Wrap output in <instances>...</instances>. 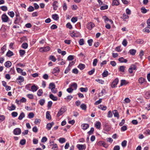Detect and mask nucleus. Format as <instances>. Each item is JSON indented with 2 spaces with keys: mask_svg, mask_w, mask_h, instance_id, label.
I'll return each instance as SVG.
<instances>
[{
  "mask_svg": "<svg viewBox=\"0 0 150 150\" xmlns=\"http://www.w3.org/2000/svg\"><path fill=\"white\" fill-rule=\"evenodd\" d=\"M94 131V129L93 128L91 127V128L90 130L88 132V133L89 135H91L92 134Z\"/></svg>",
  "mask_w": 150,
  "mask_h": 150,
  "instance_id": "nucleus-52",
  "label": "nucleus"
},
{
  "mask_svg": "<svg viewBox=\"0 0 150 150\" xmlns=\"http://www.w3.org/2000/svg\"><path fill=\"white\" fill-rule=\"evenodd\" d=\"M54 124V122H52L49 123H48L46 126V128L48 130H50L51 127Z\"/></svg>",
  "mask_w": 150,
  "mask_h": 150,
  "instance_id": "nucleus-11",
  "label": "nucleus"
},
{
  "mask_svg": "<svg viewBox=\"0 0 150 150\" xmlns=\"http://www.w3.org/2000/svg\"><path fill=\"white\" fill-rule=\"evenodd\" d=\"M95 80L96 81L98 82L99 83H100L101 84H103L104 83V81L101 79H96Z\"/></svg>",
  "mask_w": 150,
  "mask_h": 150,
  "instance_id": "nucleus-58",
  "label": "nucleus"
},
{
  "mask_svg": "<svg viewBox=\"0 0 150 150\" xmlns=\"http://www.w3.org/2000/svg\"><path fill=\"white\" fill-rule=\"evenodd\" d=\"M135 42L138 44H142L144 42V40L142 39H138L136 40Z\"/></svg>",
  "mask_w": 150,
  "mask_h": 150,
  "instance_id": "nucleus-39",
  "label": "nucleus"
},
{
  "mask_svg": "<svg viewBox=\"0 0 150 150\" xmlns=\"http://www.w3.org/2000/svg\"><path fill=\"white\" fill-rule=\"evenodd\" d=\"M125 67L124 66H121L120 67L119 71L122 72H124L125 69Z\"/></svg>",
  "mask_w": 150,
  "mask_h": 150,
  "instance_id": "nucleus-23",
  "label": "nucleus"
},
{
  "mask_svg": "<svg viewBox=\"0 0 150 150\" xmlns=\"http://www.w3.org/2000/svg\"><path fill=\"white\" fill-rule=\"evenodd\" d=\"M76 147L79 150H85L86 149L85 144H78L77 145Z\"/></svg>",
  "mask_w": 150,
  "mask_h": 150,
  "instance_id": "nucleus-5",
  "label": "nucleus"
},
{
  "mask_svg": "<svg viewBox=\"0 0 150 150\" xmlns=\"http://www.w3.org/2000/svg\"><path fill=\"white\" fill-rule=\"evenodd\" d=\"M66 27L67 28H69L70 29H71L72 28V25L70 23H67Z\"/></svg>",
  "mask_w": 150,
  "mask_h": 150,
  "instance_id": "nucleus-50",
  "label": "nucleus"
},
{
  "mask_svg": "<svg viewBox=\"0 0 150 150\" xmlns=\"http://www.w3.org/2000/svg\"><path fill=\"white\" fill-rule=\"evenodd\" d=\"M81 108L84 110H86L87 106L86 104L82 103L80 105Z\"/></svg>",
  "mask_w": 150,
  "mask_h": 150,
  "instance_id": "nucleus-25",
  "label": "nucleus"
},
{
  "mask_svg": "<svg viewBox=\"0 0 150 150\" xmlns=\"http://www.w3.org/2000/svg\"><path fill=\"white\" fill-rule=\"evenodd\" d=\"M127 141L126 140L123 141L121 143V145L123 147H125L127 145Z\"/></svg>",
  "mask_w": 150,
  "mask_h": 150,
  "instance_id": "nucleus-53",
  "label": "nucleus"
},
{
  "mask_svg": "<svg viewBox=\"0 0 150 150\" xmlns=\"http://www.w3.org/2000/svg\"><path fill=\"white\" fill-rule=\"evenodd\" d=\"M94 24L92 22H90L88 23L87 25V28L88 29L91 30L92 28L95 27Z\"/></svg>",
  "mask_w": 150,
  "mask_h": 150,
  "instance_id": "nucleus-6",
  "label": "nucleus"
},
{
  "mask_svg": "<svg viewBox=\"0 0 150 150\" xmlns=\"http://www.w3.org/2000/svg\"><path fill=\"white\" fill-rule=\"evenodd\" d=\"M84 40L83 39H81L79 41V43L80 45H82L84 44Z\"/></svg>",
  "mask_w": 150,
  "mask_h": 150,
  "instance_id": "nucleus-62",
  "label": "nucleus"
},
{
  "mask_svg": "<svg viewBox=\"0 0 150 150\" xmlns=\"http://www.w3.org/2000/svg\"><path fill=\"white\" fill-rule=\"evenodd\" d=\"M113 113L115 117H116L117 118L119 117V115L117 111L116 110H114L113 111Z\"/></svg>",
  "mask_w": 150,
  "mask_h": 150,
  "instance_id": "nucleus-15",
  "label": "nucleus"
},
{
  "mask_svg": "<svg viewBox=\"0 0 150 150\" xmlns=\"http://www.w3.org/2000/svg\"><path fill=\"white\" fill-rule=\"evenodd\" d=\"M52 18L55 20L57 21L59 19L58 15L57 14H54L52 15Z\"/></svg>",
  "mask_w": 150,
  "mask_h": 150,
  "instance_id": "nucleus-26",
  "label": "nucleus"
},
{
  "mask_svg": "<svg viewBox=\"0 0 150 150\" xmlns=\"http://www.w3.org/2000/svg\"><path fill=\"white\" fill-rule=\"evenodd\" d=\"M73 98V97L71 96H67L66 97L64 98V99L66 100L67 101H69L71 99Z\"/></svg>",
  "mask_w": 150,
  "mask_h": 150,
  "instance_id": "nucleus-36",
  "label": "nucleus"
},
{
  "mask_svg": "<svg viewBox=\"0 0 150 150\" xmlns=\"http://www.w3.org/2000/svg\"><path fill=\"white\" fill-rule=\"evenodd\" d=\"M133 70H136L137 67L135 64H132L130 67Z\"/></svg>",
  "mask_w": 150,
  "mask_h": 150,
  "instance_id": "nucleus-55",
  "label": "nucleus"
},
{
  "mask_svg": "<svg viewBox=\"0 0 150 150\" xmlns=\"http://www.w3.org/2000/svg\"><path fill=\"white\" fill-rule=\"evenodd\" d=\"M58 2L57 1H55L53 2L52 4V6L53 7V9L54 10H56L58 8V6L57 5Z\"/></svg>",
  "mask_w": 150,
  "mask_h": 150,
  "instance_id": "nucleus-12",
  "label": "nucleus"
},
{
  "mask_svg": "<svg viewBox=\"0 0 150 150\" xmlns=\"http://www.w3.org/2000/svg\"><path fill=\"white\" fill-rule=\"evenodd\" d=\"M79 35V33H78L76 32H73L72 33H71V36L72 37H77Z\"/></svg>",
  "mask_w": 150,
  "mask_h": 150,
  "instance_id": "nucleus-22",
  "label": "nucleus"
},
{
  "mask_svg": "<svg viewBox=\"0 0 150 150\" xmlns=\"http://www.w3.org/2000/svg\"><path fill=\"white\" fill-rule=\"evenodd\" d=\"M80 70H82L85 67V66L84 64H80L78 66Z\"/></svg>",
  "mask_w": 150,
  "mask_h": 150,
  "instance_id": "nucleus-24",
  "label": "nucleus"
},
{
  "mask_svg": "<svg viewBox=\"0 0 150 150\" xmlns=\"http://www.w3.org/2000/svg\"><path fill=\"white\" fill-rule=\"evenodd\" d=\"M43 91L42 89H40L38 91L37 93V95L39 96H41L43 93Z\"/></svg>",
  "mask_w": 150,
  "mask_h": 150,
  "instance_id": "nucleus-35",
  "label": "nucleus"
},
{
  "mask_svg": "<svg viewBox=\"0 0 150 150\" xmlns=\"http://www.w3.org/2000/svg\"><path fill=\"white\" fill-rule=\"evenodd\" d=\"M16 108V106L13 104H12L11 106H8V109L10 111H12L14 110Z\"/></svg>",
  "mask_w": 150,
  "mask_h": 150,
  "instance_id": "nucleus-18",
  "label": "nucleus"
},
{
  "mask_svg": "<svg viewBox=\"0 0 150 150\" xmlns=\"http://www.w3.org/2000/svg\"><path fill=\"white\" fill-rule=\"evenodd\" d=\"M13 132L15 135L20 134L21 133V130L19 128H16L14 130Z\"/></svg>",
  "mask_w": 150,
  "mask_h": 150,
  "instance_id": "nucleus-7",
  "label": "nucleus"
},
{
  "mask_svg": "<svg viewBox=\"0 0 150 150\" xmlns=\"http://www.w3.org/2000/svg\"><path fill=\"white\" fill-rule=\"evenodd\" d=\"M108 75V72L107 71H104L102 74V76L103 77H106Z\"/></svg>",
  "mask_w": 150,
  "mask_h": 150,
  "instance_id": "nucleus-45",
  "label": "nucleus"
},
{
  "mask_svg": "<svg viewBox=\"0 0 150 150\" xmlns=\"http://www.w3.org/2000/svg\"><path fill=\"white\" fill-rule=\"evenodd\" d=\"M81 127L83 129L85 130L88 128L89 125L87 124H83L81 125Z\"/></svg>",
  "mask_w": 150,
  "mask_h": 150,
  "instance_id": "nucleus-13",
  "label": "nucleus"
},
{
  "mask_svg": "<svg viewBox=\"0 0 150 150\" xmlns=\"http://www.w3.org/2000/svg\"><path fill=\"white\" fill-rule=\"evenodd\" d=\"M145 80L144 78L141 77L138 80L139 82L141 84H142L145 81Z\"/></svg>",
  "mask_w": 150,
  "mask_h": 150,
  "instance_id": "nucleus-34",
  "label": "nucleus"
},
{
  "mask_svg": "<svg viewBox=\"0 0 150 150\" xmlns=\"http://www.w3.org/2000/svg\"><path fill=\"white\" fill-rule=\"evenodd\" d=\"M59 69L58 67H55L53 69L52 71L53 74L59 73Z\"/></svg>",
  "mask_w": 150,
  "mask_h": 150,
  "instance_id": "nucleus-21",
  "label": "nucleus"
},
{
  "mask_svg": "<svg viewBox=\"0 0 150 150\" xmlns=\"http://www.w3.org/2000/svg\"><path fill=\"white\" fill-rule=\"evenodd\" d=\"M34 10V8L32 6H30L28 8V11L29 12H31Z\"/></svg>",
  "mask_w": 150,
  "mask_h": 150,
  "instance_id": "nucleus-40",
  "label": "nucleus"
},
{
  "mask_svg": "<svg viewBox=\"0 0 150 150\" xmlns=\"http://www.w3.org/2000/svg\"><path fill=\"white\" fill-rule=\"evenodd\" d=\"M38 89V87L34 85L32 86L31 87V91L33 92L36 91Z\"/></svg>",
  "mask_w": 150,
  "mask_h": 150,
  "instance_id": "nucleus-14",
  "label": "nucleus"
},
{
  "mask_svg": "<svg viewBox=\"0 0 150 150\" xmlns=\"http://www.w3.org/2000/svg\"><path fill=\"white\" fill-rule=\"evenodd\" d=\"M1 19L3 22H7L8 21L9 18L5 14H4L2 16Z\"/></svg>",
  "mask_w": 150,
  "mask_h": 150,
  "instance_id": "nucleus-4",
  "label": "nucleus"
},
{
  "mask_svg": "<svg viewBox=\"0 0 150 150\" xmlns=\"http://www.w3.org/2000/svg\"><path fill=\"white\" fill-rule=\"evenodd\" d=\"M8 14L11 18H13L14 16V13L13 11L8 12Z\"/></svg>",
  "mask_w": 150,
  "mask_h": 150,
  "instance_id": "nucleus-42",
  "label": "nucleus"
},
{
  "mask_svg": "<svg viewBox=\"0 0 150 150\" xmlns=\"http://www.w3.org/2000/svg\"><path fill=\"white\" fill-rule=\"evenodd\" d=\"M80 91L81 92H86L88 91V88L87 87H81L80 88Z\"/></svg>",
  "mask_w": 150,
  "mask_h": 150,
  "instance_id": "nucleus-44",
  "label": "nucleus"
},
{
  "mask_svg": "<svg viewBox=\"0 0 150 150\" xmlns=\"http://www.w3.org/2000/svg\"><path fill=\"white\" fill-rule=\"evenodd\" d=\"M34 114L33 112H30L28 115V117L29 118H32L34 117Z\"/></svg>",
  "mask_w": 150,
  "mask_h": 150,
  "instance_id": "nucleus-47",
  "label": "nucleus"
},
{
  "mask_svg": "<svg viewBox=\"0 0 150 150\" xmlns=\"http://www.w3.org/2000/svg\"><path fill=\"white\" fill-rule=\"evenodd\" d=\"M25 116V114L24 112H22L19 116L18 119L19 120H22L23 118Z\"/></svg>",
  "mask_w": 150,
  "mask_h": 150,
  "instance_id": "nucleus-28",
  "label": "nucleus"
},
{
  "mask_svg": "<svg viewBox=\"0 0 150 150\" xmlns=\"http://www.w3.org/2000/svg\"><path fill=\"white\" fill-rule=\"evenodd\" d=\"M108 6L105 5L104 6H103L100 7V9L101 10H104L107 9L108 8Z\"/></svg>",
  "mask_w": 150,
  "mask_h": 150,
  "instance_id": "nucleus-60",
  "label": "nucleus"
},
{
  "mask_svg": "<svg viewBox=\"0 0 150 150\" xmlns=\"http://www.w3.org/2000/svg\"><path fill=\"white\" fill-rule=\"evenodd\" d=\"M28 44L26 42L23 43L21 45L22 47L24 49H27L28 47Z\"/></svg>",
  "mask_w": 150,
  "mask_h": 150,
  "instance_id": "nucleus-38",
  "label": "nucleus"
},
{
  "mask_svg": "<svg viewBox=\"0 0 150 150\" xmlns=\"http://www.w3.org/2000/svg\"><path fill=\"white\" fill-rule=\"evenodd\" d=\"M130 54L132 55H134L136 52V50L134 49H131L129 51Z\"/></svg>",
  "mask_w": 150,
  "mask_h": 150,
  "instance_id": "nucleus-32",
  "label": "nucleus"
},
{
  "mask_svg": "<svg viewBox=\"0 0 150 150\" xmlns=\"http://www.w3.org/2000/svg\"><path fill=\"white\" fill-rule=\"evenodd\" d=\"M12 116L14 117H15L17 116L18 114L17 112H13L11 113Z\"/></svg>",
  "mask_w": 150,
  "mask_h": 150,
  "instance_id": "nucleus-64",
  "label": "nucleus"
},
{
  "mask_svg": "<svg viewBox=\"0 0 150 150\" xmlns=\"http://www.w3.org/2000/svg\"><path fill=\"white\" fill-rule=\"evenodd\" d=\"M50 113V112L49 111H47L46 113V118L49 120L51 119V116Z\"/></svg>",
  "mask_w": 150,
  "mask_h": 150,
  "instance_id": "nucleus-31",
  "label": "nucleus"
},
{
  "mask_svg": "<svg viewBox=\"0 0 150 150\" xmlns=\"http://www.w3.org/2000/svg\"><path fill=\"white\" fill-rule=\"evenodd\" d=\"M6 50V46L4 45L1 48V53H2V54H3Z\"/></svg>",
  "mask_w": 150,
  "mask_h": 150,
  "instance_id": "nucleus-43",
  "label": "nucleus"
},
{
  "mask_svg": "<svg viewBox=\"0 0 150 150\" xmlns=\"http://www.w3.org/2000/svg\"><path fill=\"white\" fill-rule=\"evenodd\" d=\"M16 19L14 21V23L15 24H18L21 21V19L19 13H16Z\"/></svg>",
  "mask_w": 150,
  "mask_h": 150,
  "instance_id": "nucleus-1",
  "label": "nucleus"
},
{
  "mask_svg": "<svg viewBox=\"0 0 150 150\" xmlns=\"http://www.w3.org/2000/svg\"><path fill=\"white\" fill-rule=\"evenodd\" d=\"M25 52L24 50H20L19 51V53L20 56L21 57L23 56L25 53Z\"/></svg>",
  "mask_w": 150,
  "mask_h": 150,
  "instance_id": "nucleus-46",
  "label": "nucleus"
},
{
  "mask_svg": "<svg viewBox=\"0 0 150 150\" xmlns=\"http://www.w3.org/2000/svg\"><path fill=\"white\" fill-rule=\"evenodd\" d=\"M50 50V47L49 46H47L44 47H41L40 49V51L43 52L49 51Z\"/></svg>",
  "mask_w": 150,
  "mask_h": 150,
  "instance_id": "nucleus-9",
  "label": "nucleus"
},
{
  "mask_svg": "<svg viewBox=\"0 0 150 150\" xmlns=\"http://www.w3.org/2000/svg\"><path fill=\"white\" fill-rule=\"evenodd\" d=\"M119 82V80L118 78L115 79L112 82L111 87L112 88H114L116 87V85Z\"/></svg>",
  "mask_w": 150,
  "mask_h": 150,
  "instance_id": "nucleus-3",
  "label": "nucleus"
},
{
  "mask_svg": "<svg viewBox=\"0 0 150 150\" xmlns=\"http://www.w3.org/2000/svg\"><path fill=\"white\" fill-rule=\"evenodd\" d=\"M98 108L102 110H105L106 109L107 107L106 106H104L102 105L99 106Z\"/></svg>",
  "mask_w": 150,
  "mask_h": 150,
  "instance_id": "nucleus-37",
  "label": "nucleus"
},
{
  "mask_svg": "<svg viewBox=\"0 0 150 150\" xmlns=\"http://www.w3.org/2000/svg\"><path fill=\"white\" fill-rule=\"evenodd\" d=\"M101 123L100 122L98 121L96 122L95 125V126L98 129H99L101 127Z\"/></svg>",
  "mask_w": 150,
  "mask_h": 150,
  "instance_id": "nucleus-16",
  "label": "nucleus"
},
{
  "mask_svg": "<svg viewBox=\"0 0 150 150\" xmlns=\"http://www.w3.org/2000/svg\"><path fill=\"white\" fill-rule=\"evenodd\" d=\"M50 98L53 101H57V98L54 96L52 94H51L50 95Z\"/></svg>",
  "mask_w": 150,
  "mask_h": 150,
  "instance_id": "nucleus-20",
  "label": "nucleus"
},
{
  "mask_svg": "<svg viewBox=\"0 0 150 150\" xmlns=\"http://www.w3.org/2000/svg\"><path fill=\"white\" fill-rule=\"evenodd\" d=\"M26 143V140L25 139H21L20 142V144L21 145H24Z\"/></svg>",
  "mask_w": 150,
  "mask_h": 150,
  "instance_id": "nucleus-61",
  "label": "nucleus"
},
{
  "mask_svg": "<svg viewBox=\"0 0 150 150\" xmlns=\"http://www.w3.org/2000/svg\"><path fill=\"white\" fill-rule=\"evenodd\" d=\"M27 96L28 98L31 99H32L34 98L33 95L32 94H27Z\"/></svg>",
  "mask_w": 150,
  "mask_h": 150,
  "instance_id": "nucleus-56",
  "label": "nucleus"
},
{
  "mask_svg": "<svg viewBox=\"0 0 150 150\" xmlns=\"http://www.w3.org/2000/svg\"><path fill=\"white\" fill-rule=\"evenodd\" d=\"M45 102V100L44 99H41L39 100V103L40 105L42 106L43 105Z\"/></svg>",
  "mask_w": 150,
  "mask_h": 150,
  "instance_id": "nucleus-51",
  "label": "nucleus"
},
{
  "mask_svg": "<svg viewBox=\"0 0 150 150\" xmlns=\"http://www.w3.org/2000/svg\"><path fill=\"white\" fill-rule=\"evenodd\" d=\"M71 21L72 22L75 23L77 21V17H73L71 18Z\"/></svg>",
  "mask_w": 150,
  "mask_h": 150,
  "instance_id": "nucleus-57",
  "label": "nucleus"
},
{
  "mask_svg": "<svg viewBox=\"0 0 150 150\" xmlns=\"http://www.w3.org/2000/svg\"><path fill=\"white\" fill-rule=\"evenodd\" d=\"M97 62H98V60H97V59H94L93 60V66H96L97 65Z\"/></svg>",
  "mask_w": 150,
  "mask_h": 150,
  "instance_id": "nucleus-59",
  "label": "nucleus"
},
{
  "mask_svg": "<svg viewBox=\"0 0 150 150\" xmlns=\"http://www.w3.org/2000/svg\"><path fill=\"white\" fill-rule=\"evenodd\" d=\"M59 141L60 143H63L66 142V139L63 138H60L59 139Z\"/></svg>",
  "mask_w": 150,
  "mask_h": 150,
  "instance_id": "nucleus-41",
  "label": "nucleus"
},
{
  "mask_svg": "<svg viewBox=\"0 0 150 150\" xmlns=\"http://www.w3.org/2000/svg\"><path fill=\"white\" fill-rule=\"evenodd\" d=\"M50 144H51V145H52L53 146L52 148V149L53 150H58V147L57 144L54 143V142H50Z\"/></svg>",
  "mask_w": 150,
  "mask_h": 150,
  "instance_id": "nucleus-8",
  "label": "nucleus"
},
{
  "mask_svg": "<svg viewBox=\"0 0 150 150\" xmlns=\"http://www.w3.org/2000/svg\"><path fill=\"white\" fill-rule=\"evenodd\" d=\"M54 87H55V86L54 83H50L49 87V89H51Z\"/></svg>",
  "mask_w": 150,
  "mask_h": 150,
  "instance_id": "nucleus-29",
  "label": "nucleus"
},
{
  "mask_svg": "<svg viewBox=\"0 0 150 150\" xmlns=\"http://www.w3.org/2000/svg\"><path fill=\"white\" fill-rule=\"evenodd\" d=\"M127 42L126 39H124L122 42V45L125 47H126L127 45Z\"/></svg>",
  "mask_w": 150,
  "mask_h": 150,
  "instance_id": "nucleus-54",
  "label": "nucleus"
},
{
  "mask_svg": "<svg viewBox=\"0 0 150 150\" xmlns=\"http://www.w3.org/2000/svg\"><path fill=\"white\" fill-rule=\"evenodd\" d=\"M67 109L65 106H62L60 109L58 111L57 116V117H59L63 113H64L66 110Z\"/></svg>",
  "mask_w": 150,
  "mask_h": 150,
  "instance_id": "nucleus-2",
  "label": "nucleus"
},
{
  "mask_svg": "<svg viewBox=\"0 0 150 150\" xmlns=\"http://www.w3.org/2000/svg\"><path fill=\"white\" fill-rule=\"evenodd\" d=\"M119 4V3L117 0H113L112 3V5L114 6H117Z\"/></svg>",
  "mask_w": 150,
  "mask_h": 150,
  "instance_id": "nucleus-30",
  "label": "nucleus"
},
{
  "mask_svg": "<svg viewBox=\"0 0 150 150\" xmlns=\"http://www.w3.org/2000/svg\"><path fill=\"white\" fill-rule=\"evenodd\" d=\"M141 12L143 13H146L148 11V10L146 9L144 7H142L141 8Z\"/></svg>",
  "mask_w": 150,
  "mask_h": 150,
  "instance_id": "nucleus-33",
  "label": "nucleus"
},
{
  "mask_svg": "<svg viewBox=\"0 0 150 150\" xmlns=\"http://www.w3.org/2000/svg\"><path fill=\"white\" fill-rule=\"evenodd\" d=\"M0 9L4 11H6L7 10V7L6 6H3L0 7Z\"/></svg>",
  "mask_w": 150,
  "mask_h": 150,
  "instance_id": "nucleus-49",
  "label": "nucleus"
},
{
  "mask_svg": "<svg viewBox=\"0 0 150 150\" xmlns=\"http://www.w3.org/2000/svg\"><path fill=\"white\" fill-rule=\"evenodd\" d=\"M119 61L121 63H127V59H125L123 57H121L119 58Z\"/></svg>",
  "mask_w": 150,
  "mask_h": 150,
  "instance_id": "nucleus-19",
  "label": "nucleus"
},
{
  "mask_svg": "<svg viewBox=\"0 0 150 150\" xmlns=\"http://www.w3.org/2000/svg\"><path fill=\"white\" fill-rule=\"evenodd\" d=\"M4 65L6 67L9 68L11 66V63L10 61H8L5 63Z\"/></svg>",
  "mask_w": 150,
  "mask_h": 150,
  "instance_id": "nucleus-17",
  "label": "nucleus"
},
{
  "mask_svg": "<svg viewBox=\"0 0 150 150\" xmlns=\"http://www.w3.org/2000/svg\"><path fill=\"white\" fill-rule=\"evenodd\" d=\"M13 55V52L10 51V50H8V51L7 52L6 55L8 57H10L12 56Z\"/></svg>",
  "mask_w": 150,
  "mask_h": 150,
  "instance_id": "nucleus-27",
  "label": "nucleus"
},
{
  "mask_svg": "<svg viewBox=\"0 0 150 150\" xmlns=\"http://www.w3.org/2000/svg\"><path fill=\"white\" fill-rule=\"evenodd\" d=\"M145 96L146 99H149V98L150 97V93L148 92L146 93L145 94Z\"/></svg>",
  "mask_w": 150,
  "mask_h": 150,
  "instance_id": "nucleus-63",
  "label": "nucleus"
},
{
  "mask_svg": "<svg viewBox=\"0 0 150 150\" xmlns=\"http://www.w3.org/2000/svg\"><path fill=\"white\" fill-rule=\"evenodd\" d=\"M24 80V78L21 76H19L16 80V81L18 83H21L23 82Z\"/></svg>",
  "mask_w": 150,
  "mask_h": 150,
  "instance_id": "nucleus-10",
  "label": "nucleus"
},
{
  "mask_svg": "<svg viewBox=\"0 0 150 150\" xmlns=\"http://www.w3.org/2000/svg\"><path fill=\"white\" fill-rule=\"evenodd\" d=\"M50 59L54 62H55L56 60V59L55 57L52 55H51L50 56Z\"/></svg>",
  "mask_w": 150,
  "mask_h": 150,
  "instance_id": "nucleus-48",
  "label": "nucleus"
}]
</instances>
